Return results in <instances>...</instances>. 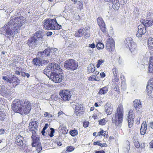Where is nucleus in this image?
<instances>
[{
  "instance_id": "nucleus-1",
  "label": "nucleus",
  "mask_w": 153,
  "mask_h": 153,
  "mask_svg": "<svg viewBox=\"0 0 153 153\" xmlns=\"http://www.w3.org/2000/svg\"><path fill=\"white\" fill-rule=\"evenodd\" d=\"M21 18H22L20 17H15L2 27V31L6 37L9 39L13 37L15 33H18L20 30L21 27L25 22Z\"/></svg>"
},
{
  "instance_id": "nucleus-2",
  "label": "nucleus",
  "mask_w": 153,
  "mask_h": 153,
  "mask_svg": "<svg viewBox=\"0 0 153 153\" xmlns=\"http://www.w3.org/2000/svg\"><path fill=\"white\" fill-rule=\"evenodd\" d=\"M125 44L126 46L128 48L133 54L137 53L138 49L136 44L134 42L133 39L131 37L126 38L125 40Z\"/></svg>"
},
{
  "instance_id": "nucleus-3",
  "label": "nucleus",
  "mask_w": 153,
  "mask_h": 153,
  "mask_svg": "<svg viewBox=\"0 0 153 153\" xmlns=\"http://www.w3.org/2000/svg\"><path fill=\"white\" fill-rule=\"evenodd\" d=\"M59 25L56 19L45 20L43 22L44 28L47 30L56 29V26Z\"/></svg>"
},
{
  "instance_id": "nucleus-4",
  "label": "nucleus",
  "mask_w": 153,
  "mask_h": 153,
  "mask_svg": "<svg viewBox=\"0 0 153 153\" xmlns=\"http://www.w3.org/2000/svg\"><path fill=\"white\" fill-rule=\"evenodd\" d=\"M32 136H31L32 140V145L33 147H36V150L39 152L42 150V148L41 146V143H39V137L36 135V133H32Z\"/></svg>"
},
{
  "instance_id": "nucleus-5",
  "label": "nucleus",
  "mask_w": 153,
  "mask_h": 153,
  "mask_svg": "<svg viewBox=\"0 0 153 153\" xmlns=\"http://www.w3.org/2000/svg\"><path fill=\"white\" fill-rule=\"evenodd\" d=\"M90 26H87L84 28H81L76 31L75 36L76 37H79L84 35L85 38H88L90 36Z\"/></svg>"
},
{
  "instance_id": "nucleus-6",
  "label": "nucleus",
  "mask_w": 153,
  "mask_h": 153,
  "mask_svg": "<svg viewBox=\"0 0 153 153\" xmlns=\"http://www.w3.org/2000/svg\"><path fill=\"white\" fill-rule=\"evenodd\" d=\"M50 74L47 76L52 81L56 83L60 82L63 78V73H57L56 71Z\"/></svg>"
},
{
  "instance_id": "nucleus-7",
  "label": "nucleus",
  "mask_w": 153,
  "mask_h": 153,
  "mask_svg": "<svg viewBox=\"0 0 153 153\" xmlns=\"http://www.w3.org/2000/svg\"><path fill=\"white\" fill-rule=\"evenodd\" d=\"M24 101L25 100L14 101L12 105V108L13 111L20 114L23 104L24 103Z\"/></svg>"
},
{
  "instance_id": "nucleus-8",
  "label": "nucleus",
  "mask_w": 153,
  "mask_h": 153,
  "mask_svg": "<svg viewBox=\"0 0 153 153\" xmlns=\"http://www.w3.org/2000/svg\"><path fill=\"white\" fill-rule=\"evenodd\" d=\"M123 116L121 115L115 113L112 118L111 121L112 123L114 124L117 126H118L121 124L123 121Z\"/></svg>"
},
{
  "instance_id": "nucleus-9",
  "label": "nucleus",
  "mask_w": 153,
  "mask_h": 153,
  "mask_svg": "<svg viewBox=\"0 0 153 153\" xmlns=\"http://www.w3.org/2000/svg\"><path fill=\"white\" fill-rule=\"evenodd\" d=\"M20 114H28L31 109V104L27 100H25Z\"/></svg>"
},
{
  "instance_id": "nucleus-10",
  "label": "nucleus",
  "mask_w": 153,
  "mask_h": 153,
  "mask_svg": "<svg viewBox=\"0 0 153 153\" xmlns=\"http://www.w3.org/2000/svg\"><path fill=\"white\" fill-rule=\"evenodd\" d=\"M56 64L54 62H52L49 63L47 67L44 70V73L46 75H48L50 74H52L55 71V67H56Z\"/></svg>"
},
{
  "instance_id": "nucleus-11",
  "label": "nucleus",
  "mask_w": 153,
  "mask_h": 153,
  "mask_svg": "<svg viewBox=\"0 0 153 153\" xmlns=\"http://www.w3.org/2000/svg\"><path fill=\"white\" fill-rule=\"evenodd\" d=\"M106 49L109 51L111 52L115 49V43L114 39L111 38H108L106 41Z\"/></svg>"
},
{
  "instance_id": "nucleus-12",
  "label": "nucleus",
  "mask_w": 153,
  "mask_h": 153,
  "mask_svg": "<svg viewBox=\"0 0 153 153\" xmlns=\"http://www.w3.org/2000/svg\"><path fill=\"white\" fill-rule=\"evenodd\" d=\"M26 42L29 47L32 48H34L40 44L39 42L33 36L30 37L28 40L26 41Z\"/></svg>"
},
{
  "instance_id": "nucleus-13",
  "label": "nucleus",
  "mask_w": 153,
  "mask_h": 153,
  "mask_svg": "<svg viewBox=\"0 0 153 153\" xmlns=\"http://www.w3.org/2000/svg\"><path fill=\"white\" fill-rule=\"evenodd\" d=\"M38 128L37 122L35 121H32L29 123L27 130L28 132H31L32 133H36Z\"/></svg>"
},
{
  "instance_id": "nucleus-14",
  "label": "nucleus",
  "mask_w": 153,
  "mask_h": 153,
  "mask_svg": "<svg viewBox=\"0 0 153 153\" xmlns=\"http://www.w3.org/2000/svg\"><path fill=\"white\" fill-rule=\"evenodd\" d=\"M44 34V30L41 29L35 32L33 36L41 44L43 41Z\"/></svg>"
},
{
  "instance_id": "nucleus-15",
  "label": "nucleus",
  "mask_w": 153,
  "mask_h": 153,
  "mask_svg": "<svg viewBox=\"0 0 153 153\" xmlns=\"http://www.w3.org/2000/svg\"><path fill=\"white\" fill-rule=\"evenodd\" d=\"M134 117V111L132 109H131L128 112L127 119L129 128H131L133 126Z\"/></svg>"
},
{
  "instance_id": "nucleus-16",
  "label": "nucleus",
  "mask_w": 153,
  "mask_h": 153,
  "mask_svg": "<svg viewBox=\"0 0 153 153\" xmlns=\"http://www.w3.org/2000/svg\"><path fill=\"white\" fill-rule=\"evenodd\" d=\"M97 23L101 31L103 33H106V28L105 23L102 18L99 17L97 19Z\"/></svg>"
},
{
  "instance_id": "nucleus-17",
  "label": "nucleus",
  "mask_w": 153,
  "mask_h": 153,
  "mask_svg": "<svg viewBox=\"0 0 153 153\" xmlns=\"http://www.w3.org/2000/svg\"><path fill=\"white\" fill-rule=\"evenodd\" d=\"M51 50L50 48H48L46 49L44 51L40 52V57L43 59H45L46 57L47 59H50L51 57Z\"/></svg>"
},
{
  "instance_id": "nucleus-18",
  "label": "nucleus",
  "mask_w": 153,
  "mask_h": 153,
  "mask_svg": "<svg viewBox=\"0 0 153 153\" xmlns=\"http://www.w3.org/2000/svg\"><path fill=\"white\" fill-rule=\"evenodd\" d=\"M78 66V63L74 60L70 59L68 62V67L71 70H74L76 69Z\"/></svg>"
},
{
  "instance_id": "nucleus-19",
  "label": "nucleus",
  "mask_w": 153,
  "mask_h": 153,
  "mask_svg": "<svg viewBox=\"0 0 153 153\" xmlns=\"http://www.w3.org/2000/svg\"><path fill=\"white\" fill-rule=\"evenodd\" d=\"M0 94L3 97H7L11 95V93L10 90L4 86H2L0 91Z\"/></svg>"
},
{
  "instance_id": "nucleus-20",
  "label": "nucleus",
  "mask_w": 153,
  "mask_h": 153,
  "mask_svg": "<svg viewBox=\"0 0 153 153\" xmlns=\"http://www.w3.org/2000/svg\"><path fill=\"white\" fill-rule=\"evenodd\" d=\"M138 30L136 34V36L138 37H141L146 32V28L140 25L138 26Z\"/></svg>"
},
{
  "instance_id": "nucleus-21",
  "label": "nucleus",
  "mask_w": 153,
  "mask_h": 153,
  "mask_svg": "<svg viewBox=\"0 0 153 153\" xmlns=\"http://www.w3.org/2000/svg\"><path fill=\"white\" fill-rule=\"evenodd\" d=\"M16 144L19 146H22V148H23L24 146H25V144L23 143L24 140V137H22L20 135L17 136L16 138Z\"/></svg>"
},
{
  "instance_id": "nucleus-22",
  "label": "nucleus",
  "mask_w": 153,
  "mask_h": 153,
  "mask_svg": "<svg viewBox=\"0 0 153 153\" xmlns=\"http://www.w3.org/2000/svg\"><path fill=\"white\" fill-rule=\"evenodd\" d=\"M75 113L76 115L78 116L80 114H82L83 112V107L81 105L77 104L75 106Z\"/></svg>"
},
{
  "instance_id": "nucleus-23",
  "label": "nucleus",
  "mask_w": 153,
  "mask_h": 153,
  "mask_svg": "<svg viewBox=\"0 0 153 153\" xmlns=\"http://www.w3.org/2000/svg\"><path fill=\"white\" fill-rule=\"evenodd\" d=\"M141 22L146 28L152 26L153 24V21L151 20L142 19L141 20Z\"/></svg>"
},
{
  "instance_id": "nucleus-24",
  "label": "nucleus",
  "mask_w": 153,
  "mask_h": 153,
  "mask_svg": "<svg viewBox=\"0 0 153 153\" xmlns=\"http://www.w3.org/2000/svg\"><path fill=\"white\" fill-rule=\"evenodd\" d=\"M105 111L108 115L111 114L113 111V109L111 104L107 103L105 106Z\"/></svg>"
},
{
  "instance_id": "nucleus-25",
  "label": "nucleus",
  "mask_w": 153,
  "mask_h": 153,
  "mask_svg": "<svg viewBox=\"0 0 153 153\" xmlns=\"http://www.w3.org/2000/svg\"><path fill=\"white\" fill-rule=\"evenodd\" d=\"M67 90H62L61 91L59 96V97L60 98L63 102L67 100Z\"/></svg>"
},
{
  "instance_id": "nucleus-26",
  "label": "nucleus",
  "mask_w": 153,
  "mask_h": 153,
  "mask_svg": "<svg viewBox=\"0 0 153 153\" xmlns=\"http://www.w3.org/2000/svg\"><path fill=\"white\" fill-rule=\"evenodd\" d=\"M153 88V79H151L149 81L146 86V90L148 93H151Z\"/></svg>"
},
{
  "instance_id": "nucleus-27",
  "label": "nucleus",
  "mask_w": 153,
  "mask_h": 153,
  "mask_svg": "<svg viewBox=\"0 0 153 153\" xmlns=\"http://www.w3.org/2000/svg\"><path fill=\"white\" fill-rule=\"evenodd\" d=\"M134 106L136 110L138 111L142 107L141 102L138 99H135L133 101Z\"/></svg>"
},
{
  "instance_id": "nucleus-28",
  "label": "nucleus",
  "mask_w": 153,
  "mask_h": 153,
  "mask_svg": "<svg viewBox=\"0 0 153 153\" xmlns=\"http://www.w3.org/2000/svg\"><path fill=\"white\" fill-rule=\"evenodd\" d=\"M147 125L145 121H143L140 130V133L142 135H144L146 133Z\"/></svg>"
},
{
  "instance_id": "nucleus-29",
  "label": "nucleus",
  "mask_w": 153,
  "mask_h": 153,
  "mask_svg": "<svg viewBox=\"0 0 153 153\" xmlns=\"http://www.w3.org/2000/svg\"><path fill=\"white\" fill-rule=\"evenodd\" d=\"M148 64V72L151 73H153V56L150 57Z\"/></svg>"
},
{
  "instance_id": "nucleus-30",
  "label": "nucleus",
  "mask_w": 153,
  "mask_h": 153,
  "mask_svg": "<svg viewBox=\"0 0 153 153\" xmlns=\"http://www.w3.org/2000/svg\"><path fill=\"white\" fill-rule=\"evenodd\" d=\"M112 4V7L115 10H117L119 9L120 4L119 0H113L111 2Z\"/></svg>"
},
{
  "instance_id": "nucleus-31",
  "label": "nucleus",
  "mask_w": 153,
  "mask_h": 153,
  "mask_svg": "<svg viewBox=\"0 0 153 153\" xmlns=\"http://www.w3.org/2000/svg\"><path fill=\"white\" fill-rule=\"evenodd\" d=\"M115 113L120 114L124 116V108L122 104H120L118 105Z\"/></svg>"
},
{
  "instance_id": "nucleus-32",
  "label": "nucleus",
  "mask_w": 153,
  "mask_h": 153,
  "mask_svg": "<svg viewBox=\"0 0 153 153\" xmlns=\"http://www.w3.org/2000/svg\"><path fill=\"white\" fill-rule=\"evenodd\" d=\"M147 44L149 49L153 51V38L152 37L149 38Z\"/></svg>"
},
{
  "instance_id": "nucleus-33",
  "label": "nucleus",
  "mask_w": 153,
  "mask_h": 153,
  "mask_svg": "<svg viewBox=\"0 0 153 153\" xmlns=\"http://www.w3.org/2000/svg\"><path fill=\"white\" fill-rule=\"evenodd\" d=\"M42 58L40 57L39 58H34L33 59L32 62L34 65L36 66H39L41 65V59Z\"/></svg>"
},
{
  "instance_id": "nucleus-34",
  "label": "nucleus",
  "mask_w": 153,
  "mask_h": 153,
  "mask_svg": "<svg viewBox=\"0 0 153 153\" xmlns=\"http://www.w3.org/2000/svg\"><path fill=\"white\" fill-rule=\"evenodd\" d=\"M108 90V88L107 86H105L100 88L99 90L98 94L102 95L107 93Z\"/></svg>"
},
{
  "instance_id": "nucleus-35",
  "label": "nucleus",
  "mask_w": 153,
  "mask_h": 153,
  "mask_svg": "<svg viewBox=\"0 0 153 153\" xmlns=\"http://www.w3.org/2000/svg\"><path fill=\"white\" fill-rule=\"evenodd\" d=\"M108 133L106 131H104L102 129H101V131L98 132L97 136H102L104 137H107L108 136Z\"/></svg>"
},
{
  "instance_id": "nucleus-36",
  "label": "nucleus",
  "mask_w": 153,
  "mask_h": 153,
  "mask_svg": "<svg viewBox=\"0 0 153 153\" xmlns=\"http://www.w3.org/2000/svg\"><path fill=\"white\" fill-rule=\"evenodd\" d=\"M95 68L94 66L93 65L90 64L87 68V71L89 73H92L95 70Z\"/></svg>"
},
{
  "instance_id": "nucleus-37",
  "label": "nucleus",
  "mask_w": 153,
  "mask_h": 153,
  "mask_svg": "<svg viewBox=\"0 0 153 153\" xmlns=\"http://www.w3.org/2000/svg\"><path fill=\"white\" fill-rule=\"evenodd\" d=\"M6 117V115L5 113L0 111V123H2Z\"/></svg>"
},
{
  "instance_id": "nucleus-38",
  "label": "nucleus",
  "mask_w": 153,
  "mask_h": 153,
  "mask_svg": "<svg viewBox=\"0 0 153 153\" xmlns=\"http://www.w3.org/2000/svg\"><path fill=\"white\" fill-rule=\"evenodd\" d=\"M70 134L73 137H75L78 134V131L76 129L71 130L70 131Z\"/></svg>"
},
{
  "instance_id": "nucleus-39",
  "label": "nucleus",
  "mask_w": 153,
  "mask_h": 153,
  "mask_svg": "<svg viewBox=\"0 0 153 153\" xmlns=\"http://www.w3.org/2000/svg\"><path fill=\"white\" fill-rule=\"evenodd\" d=\"M99 124L101 126H104L106 123L107 121H106L105 118L102 119L98 120Z\"/></svg>"
},
{
  "instance_id": "nucleus-40",
  "label": "nucleus",
  "mask_w": 153,
  "mask_h": 153,
  "mask_svg": "<svg viewBox=\"0 0 153 153\" xmlns=\"http://www.w3.org/2000/svg\"><path fill=\"white\" fill-rule=\"evenodd\" d=\"M48 60L42 59H41V65H45L47 64L49 62V60L50 59H48Z\"/></svg>"
},
{
  "instance_id": "nucleus-41",
  "label": "nucleus",
  "mask_w": 153,
  "mask_h": 153,
  "mask_svg": "<svg viewBox=\"0 0 153 153\" xmlns=\"http://www.w3.org/2000/svg\"><path fill=\"white\" fill-rule=\"evenodd\" d=\"M96 47L98 50L102 49L104 48V45L101 42H99L97 44Z\"/></svg>"
},
{
  "instance_id": "nucleus-42",
  "label": "nucleus",
  "mask_w": 153,
  "mask_h": 153,
  "mask_svg": "<svg viewBox=\"0 0 153 153\" xmlns=\"http://www.w3.org/2000/svg\"><path fill=\"white\" fill-rule=\"evenodd\" d=\"M112 81L113 83H119V78L117 75H114V78L112 79Z\"/></svg>"
},
{
  "instance_id": "nucleus-43",
  "label": "nucleus",
  "mask_w": 153,
  "mask_h": 153,
  "mask_svg": "<svg viewBox=\"0 0 153 153\" xmlns=\"http://www.w3.org/2000/svg\"><path fill=\"white\" fill-rule=\"evenodd\" d=\"M88 80L90 81H97L96 75H93L88 77Z\"/></svg>"
},
{
  "instance_id": "nucleus-44",
  "label": "nucleus",
  "mask_w": 153,
  "mask_h": 153,
  "mask_svg": "<svg viewBox=\"0 0 153 153\" xmlns=\"http://www.w3.org/2000/svg\"><path fill=\"white\" fill-rule=\"evenodd\" d=\"M104 62V60L103 59H100L97 62V64L96 67L97 68H99L101 65L102 63Z\"/></svg>"
},
{
  "instance_id": "nucleus-45",
  "label": "nucleus",
  "mask_w": 153,
  "mask_h": 153,
  "mask_svg": "<svg viewBox=\"0 0 153 153\" xmlns=\"http://www.w3.org/2000/svg\"><path fill=\"white\" fill-rule=\"evenodd\" d=\"M78 5V6L77 7V9L78 10L80 11L83 9V6L82 2V1H79Z\"/></svg>"
},
{
  "instance_id": "nucleus-46",
  "label": "nucleus",
  "mask_w": 153,
  "mask_h": 153,
  "mask_svg": "<svg viewBox=\"0 0 153 153\" xmlns=\"http://www.w3.org/2000/svg\"><path fill=\"white\" fill-rule=\"evenodd\" d=\"M112 72L114 75H117L118 71L116 67H114L112 69Z\"/></svg>"
},
{
  "instance_id": "nucleus-47",
  "label": "nucleus",
  "mask_w": 153,
  "mask_h": 153,
  "mask_svg": "<svg viewBox=\"0 0 153 153\" xmlns=\"http://www.w3.org/2000/svg\"><path fill=\"white\" fill-rule=\"evenodd\" d=\"M51 131L48 133V135L50 137H52L53 136V134L55 132L54 129L53 128H50Z\"/></svg>"
},
{
  "instance_id": "nucleus-48",
  "label": "nucleus",
  "mask_w": 153,
  "mask_h": 153,
  "mask_svg": "<svg viewBox=\"0 0 153 153\" xmlns=\"http://www.w3.org/2000/svg\"><path fill=\"white\" fill-rule=\"evenodd\" d=\"M19 80L17 77H14L13 79H12V81L14 83H15L16 85L18 84L19 83Z\"/></svg>"
},
{
  "instance_id": "nucleus-49",
  "label": "nucleus",
  "mask_w": 153,
  "mask_h": 153,
  "mask_svg": "<svg viewBox=\"0 0 153 153\" xmlns=\"http://www.w3.org/2000/svg\"><path fill=\"white\" fill-rule=\"evenodd\" d=\"M119 83H115V85L116 86L114 88V89L115 90V91L117 92L118 93H120V89H119V87L118 85Z\"/></svg>"
},
{
  "instance_id": "nucleus-50",
  "label": "nucleus",
  "mask_w": 153,
  "mask_h": 153,
  "mask_svg": "<svg viewBox=\"0 0 153 153\" xmlns=\"http://www.w3.org/2000/svg\"><path fill=\"white\" fill-rule=\"evenodd\" d=\"M75 148L72 146H68V152H71L73 151Z\"/></svg>"
},
{
  "instance_id": "nucleus-51",
  "label": "nucleus",
  "mask_w": 153,
  "mask_h": 153,
  "mask_svg": "<svg viewBox=\"0 0 153 153\" xmlns=\"http://www.w3.org/2000/svg\"><path fill=\"white\" fill-rule=\"evenodd\" d=\"M21 75L23 77H25L26 76L27 78H28L30 76V74L28 73L25 72H21Z\"/></svg>"
},
{
  "instance_id": "nucleus-52",
  "label": "nucleus",
  "mask_w": 153,
  "mask_h": 153,
  "mask_svg": "<svg viewBox=\"0 0 153 153\" xmlns=\"http://www.w3.org/2000/svg\"><path fill=\"white\" fill-rule=\"evenodd\" d=\"M51 53H56L57 52L58 50L54 48H50Z\"/></svg>"
},
{
  "instance_id": "nucleus-53",
  "label": "nucleus",
  "mask_w": 153,
  "mask_h": 153,
  "mask_svg": "<svg viewBox=\"0 0 153 153\" xmlns=\"http://www.w3.org/2000/svg\"><path fill=\"white\" fill-rule=\"evenodd\" d=\"M44 117H48V118H51L52 117V115L47 112H45V113L44 114Z\"/></svg>"
},
{
  "instance_id": "nucleus-54",
  "label": "nucleus",
  "mask_w": 153,
  "mask_h": 153,
  "mask_svg": "<svg viewBox=\"0 0 153 153\" xmlns=\"http://www.w3.org/2000/svg\"><path fill=\"white\" fill-rule=\"evenodd\" d=\"M66 9L64 10L63 12V13L62 14V16H63V17L65 19V20H66V17H67V13H66Z\"/></svg>"
},
{
  "instance_id": "nucleus-55",
  "label": "nucleus",
  "mask_w": 153,
  "mask_h": 153,
  "mask_svg": "<svg viewBox=\"0 0 153 153\" xmlns=\"http://www.w3.org/2000/svg\"><path fill=\"white\" fill-rule=\"evenodd\" d=\"M89 125V123L88 121H85L83 123V126L85 128H87Z\"/></svg>"
},
{
  "instance_id": "nucleus-56",
  "label": "nucleus",
  "mask_w": 153,
  "mask_h": 153,
  "mask_svg": "<svg viewBox=\"0 0 153 153\" xmlns=\"http://www.w3.org/2000/svg\"><path fill=\"white\" fill-rule=\"evenodd\" d=\"M7 134L6 132V130L4 129L1 128L0 129V135L2 134Z\"/></svg>"
},
{
  "instance_id": "nucleus-57",
  "label": "nucleus",
  "mask_w": 153,
  "mask_h": 153,
  "mask_svg": "<svg viewBox=\"0 0 153 153\" xmlns=\"http://www.w3.org/2000/svg\"><path fill=\"white\" fill-rule=\"evenodd\" d=\"M134 145L137 148H139L140 147V144L138 141H135L134 142Z\"/></svg>"
},
{
  "instance_id": "nucleus-58",
  "label": "nucleus",
  "mask_w": 153,
  "mask_h": 153,
  "mask_svg": "<svg viewBox=\"0 0 153 153\" xmlns=\"http://www.w3.org/2000/svg\"><path fill=\"white\" fill-rule=\"evenodd\" d=\"M99 146H100L101 147H107L108 146V145L105 143H100V144H99Z\"/></svg>"
},
{
  "instance_id": "nucleus-59",
  "label": "nucleus",
  "mask_w": 153,
  "mask_h": 153,
  "mask_svg": "<svg viewBox=\"0 0 153 153\" xmlns=\"http://www.w3.org/2000/svg\"><path fill=\"white\" fill-rule=\"evenodd\" d=\"M100 141L99 140H97L96 142H94L93 143V144L94 145H98L99 146V144H100Z\"/></svg>"
},
{
  "instance_id": "nucleus-60",
  "label": "nucleus",
  "mask_w": 153,
  "mask_h": 153,
  "mask_svg": "<svg viewBox=\"0 0 153 153\" xmlns=\"http://www.w3.org/2000/svg\"><path fill=\"white\" fill-rule=\"evenodd\" d=\"M55 71L56 70H58L59 71H60V66L58 65V64H56V67H55Z\"/></svg>"
},
{
  "instance_id": "nucleus-61",
  "label": "nucleus",
  "mask_w": 153,
  "mask_h": 153,
  "mask_svg": "<svg viewBox=\"0 0 153 153\" xmlns=\"http://www.w3.org/2000/svg\"><path fill=\"white\" fill-rule=\"evenodd\" d=\"M2 79L7 82V81H8V80L9 79L7 76H2Z\"/></svg>"
},
{
  "instance_id": "nucleus-62",
  "label": "nucleus",
  "mask_w": 153,
  "mask_h": 153,
  "mask_svg": "<svg viewBox=\"0 0 153 153\" xmlns=\"http://www.w3.org/2000/svg\"><path fill=\"white\" fill-rule=\"evenodd\" d=\"M89 47L91 48H94L95 47V44L94 43H93L92 44H90L89 45Z\"/></svg>"
},
{
  "instance_id": "nucleus-63",
  "label": "nucleus",
  "mask_w": 153,
  "mask_h": 153,
  "mask_svg": "<svg viewBox=\"0 0 153 153\" xmlns=\"http://www.w3.org/2000/svg\"><path fill=\"white\" fill-rule=\"evenodd\" d=\"M100 75L101 76V77H102V78L104 77L105 76V73L103 72L101 73H100Z\"/></svg>"
},
{
  "instance_id": "nucleus-64",
  "label": "nucleus",
  "mask_w": 153,
  "mask_h": 153,
  "mask_svg": "<svg viewBox=\"0 0 153 153\" xmlns=\"http://www.w3.org/2000/svg\"><path fill=\"white\" fill-rule=\"evenodd\" d=\"M95 153H105V151L102 150L100 151H96L95 152Z\"/></svg>"
}]
</instances>
